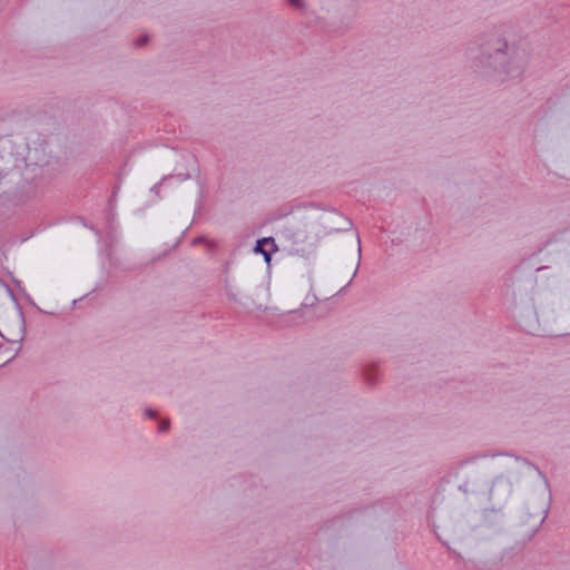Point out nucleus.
<instances>
[{
	"label": "nucleus",
	"mask_w": 570,
	"mask_h": 570,
	"mask_svg": "<svg viewBox=\"0 0 570 570\" xmlns=\"http://www.w3.org/2000/svg\"><path fill=\"white\" fill-rule=\"evenodd\" d=\"M481 63L493 68L502 79L520 77L529 61L525 48L515 43L509 45L501 38L491 40L483 49Z\"/></svg>",
	"instance_id": "obj_1"
},
{
	"label": "nucleus",
	"mask_w": 570,
	"mask_h": 570,
	"mask_svg": "<svg viewBox=\"0 0 570 570\" xmlns=\"http://www.w3.org/2000/svg\"><path fill=\"white\" fill-rule=\"evenodd\" d=\"M20 347V340H8L0 333V364L12 360Z\"/></svg>",
	"instance_id": "obj_2"
},
{
	"label": "nucleus",
	"mask_w": 570,
	"mask_h": 570,
	"mask_svg": "<svg viewBox=\"0 0 570 570\" xmlns=\"http://www.w3.org/2000/svg\"><path fill=\"white\" fill-rule=\"evenodd\" d=\"M277 250V246L275 244L274 238L266 237L257 240L255 246V253H259L264 256L265 262H271V255Z\"/></svg>",
	"instance_id": "obj_3"
},
{
	"label": "nucleus",
	"mask_w": 570,
	"mask_h": 570,
	"mask_svg": "<svg viewBox=\"0 0 570 570\" xmlns=\"http://www.w3.org/2000/svg\"><path fill=\"white\" fill-rule=\"evenodd\" d=\"M168 425H169V422L168 421H164L160 426H159V430L161 432H165L167 429H168Z\"/></svg>",
	"instance_id": "obj_4"
},
{
	"label": "nucleus",
	"mask_w": 570,
	"mask_h": 570,
	"mask_svg": "<svg viewBox=\"0 0 570 570\" xmlns=\"http://www.w3.org/2000/svg\"><path fill=\"white\" fill-rule=\"evenodd\" d=\"M289 1L295 7H302L303 6V1L302 0H289Z\"/></svg>",
	"instance_id": "obj_5"
}]
</instances>
